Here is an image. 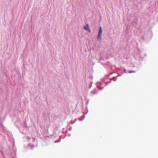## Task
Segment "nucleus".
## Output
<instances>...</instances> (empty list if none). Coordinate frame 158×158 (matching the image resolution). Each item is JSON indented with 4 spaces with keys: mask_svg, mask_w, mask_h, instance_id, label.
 <instances>
[{
    "mask_svg": "<svg viewBox=\"0 0 158 158\" xmlns=\"http://www.w3.org/2000/svg\"><path fill=\"white\" fill-rule=\"evenodd\" d=\"M102 28L101 27H99V30L98 32V35L97 37V40H101L102 38H101V35L102 33Z\"/></svg>",
    "mask_w": 158,
    "mask_h": 158,
    "instance_id": "f257e3e1",
    "label": "nucleus"
},
{
    "mask_svg": "<svg viewBox=\"0 0 158 158\" xmlns=\"http://www.w3.org/2000/svg\"><path fill=\"white\" fill-rule=\"evenodd\" d=\"M84 28L85 30L88 31L89 32H90V30L89 29V26L88 24H86L85 26H84Z\"/></svg>",
    "mask_w": 158,
    "mask_h": 158,
    "instance_id": "f03ea898",
    "label": "nucleus"
},
{
    "mask_svg": "<svg viewBox=\"0 0 158 158\" xmlns=\"http://www.w3.org/2000/svg\"><path fill=\"white\" fill-rule=\"evenodd\" d=\"M133 72H133V71H130L129 72L130 73H133Z\"/></svg>",
    "mask_w": 158,
    "mask_h": 158,
    "instance_id": "7ed1b4c3",
    "label": "nucleus"
}]
</instances>
